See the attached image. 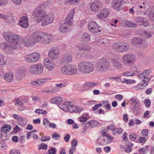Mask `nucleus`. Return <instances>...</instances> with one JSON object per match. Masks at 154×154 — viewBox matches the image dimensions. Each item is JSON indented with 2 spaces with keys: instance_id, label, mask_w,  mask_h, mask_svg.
I'll use <instances>...</instances> for the list:
<instances>
[{
  "instance_id": "f257e3e1",
  "label": "nucleus",
  "mask_w": 154,
  "mask_h": 154,
  "mask_svg": "<svg viewBox=\"0 0 154 154\" xmlns=\"http://www.w3.org/2000/svg\"><path fill=\"white\" fill-rule=\"evenodd\" d=\"M32 14L37 23L42 21L41 23V25L43 26H45L52 23L54 20V16L48 17V15L44 11L43 7L41 5L39 6L34 10Z\"/></svg>"
},
{
  "instance_id": "f03ea898",
  "label": "nucleus",
  "mask_w": 154,
  "mask_h": 154,
  "mask_svg": "<svg viewBox=\"0 0 154 154\" xmlns=\"http://www.w3.org/2000/svg\"><path fill=\"white\" fill-rule=\"evenodd\" d=\"M78 68L81 73L88 74L93 72L94 66L93 64L90 62L82 61L79 63Z\"/></svg>"
},
{
  "instance_id": "7ed1b4c3",
  "label": "nucleus",
  "mask_w": 154,
  "mask_h": 154,
  "mask_svg": "<svg viewBox=\"0 0 154 154\" xmlns=\"http://www.w3.org/2000/svg\"><path fill=\"white\" fill-rule=\"evenodd\" d=\"M110 65V62L107 59L103 58L97 61L95 66L96 68L98 70L104 72L108 70Z\"/></svg>"
},
{
  "instance_id": "20e7f679",
  "label": "nucleus",
  "mask_w": 154,
  "mask_h": 154,
  "mask_svg": "<svg viewBox=\"0 0 154 154\" xmlns=\"http://www.w3.org/2000/svg\"><path fill=\"white\" fill-rule=\"evenodd\" d=\"M62 73L66 75H73L77 72L76 66L72 64H68L62 66L61 69Z\"/></svg>"
},
{
  "instance_id": "39448f33",
  "label": "nucleus",
  "mask_w": 154,
  "mask_h": 154,
  "mask_svg": "<svg viewBox=\"0 0 154 154\" xmlns=\"http://www.w3.org/2000/svg\"><path fill=\"white\" fill-rule=\"evenodd\" d=\"M0 47L3 51L9 54H14V50L17 48V46L10 43L3 42L0 44Z\"/></svg>"
},
{
  "instance_id": "423d86ee",
  "label": "nucleus",
  "mask_w": 154,
  "mask_h": 154,
  "mask_svg": "<svg viewBox=\"0 0 154 154\" xmlns=\"http://www.w3.org/2000/svg\"><path fill=\"white\" fill-rule=\"evenodd\" d=\"M136 59L134 55L130 53L125 55L123 57V62L125 65L130 66L133 64Z\"/></svg>"
},
{
  "instance_id": "0eeeda50",
  "label": "nucleus",
  "mask_w": 154,
  "mask_h": 154,
  "mask_svg": "<svg viewBox=\"0 0 154 154\" xmlns=\"http://www.w3.org/2000/svg\"><path fill=\"white\" fill-rule=\"evenodd\" d=\"M40 57L38 53H34L26 55L25 58L26 61L28 62L35 63L38 60Z\"/></svg>"
},
{
  "instance_id": "6e6552de",
  "label": "nucleus",
  "mask_w": 154,
  "mask_h": 154,
  "mask_svg": "<svg viewBox=\"0 0 154 154\" xmlns=\"http://www.w3.org/2000/svg\"><path fill=\"white\" fill-rule=\"evenodd\" d=\"M126 2L124 0H114L111 3V6L115 10L120 11L121 6Z\"/></svg>"
},
{
  "instance_id": "1a4fd4ad",
  "label": "nucleus",
  "mask_w": 154,
  "mask_h": 154,
  "mask_svg": "<svg viewBox=\"0 0 154 154\" xmlns=\"http://www.w3.org/2000/svg\"><path fill=\"white\" fill-rule=\"evenodd\" d=\"M99 28V25L94 21H91L89 23L88 26V28L90 31L91 32L94 33L100 32V30H98Z\"/></svg>"
},
{
  "instance_id": "9d476101",
  "label": "nucleus",
  "mask_w": 154,
  "mask_h": 154,
  "mask_svg": "<svg viewBox=\"0 0 154 154\" xmlns=\"http://www.w3.org/2000/svg\"><path fill=\"white\" fill-rule=\"evenodd\" d=\"M44 35V33L38 31H35L32 33V39L35 41L37 42H42Z\"/></svg>"
},
{
  "instance_id": "9b49d317",
  "label": "nucleus",
  "mask_w": 154,
  "mask_h": 154,
  "mask_svg": "<svg viewBox=\"0 0 154 154\" xmlns=\"http://www.w3.org/2000/svg\"><path fill=\"white\" fill-rule=\"evenodd\" d=\"M59 54V49L57 48H53L50 49L48 54L49 57L52 60L57 58Z\"/></svg>"
},
{
  "instance_id": "f8f14e48",
  "label": "nucleus",
  "mask_w": 154,
  "mask_h": 154,
  "mask_svg": "<svg viewBox=\"0 0 154 154\" xmlns=\"http://www.w3.org/2000/svg\"><path fill=\"white\" fill-rule=\"evenodd\" d=\"M102 5L99 0L94 1L90 5V10L93 12L98 11L102 7Z\"/></svg>"
},
{
  "instance_id": "ddd939ff",
  "label": "nucleus",
  "mask_w": 154,
  "mask_h": 154,
  "mask_svg": "<svg viewBox=\"0 0 154 154\" xmlns=\"http://www.w3.org/2000/svg\"><path fill=\"white\" fill-rule=\"evenodd\" d=\"M135 22L137 25H142L145 27H146L149 25V23L147 19L142 17H139L137 18L135 20Z\"/></svg>"
},
{
  "instance_id": "4468645a",
  "label": "nucleus",
  "mask_w": 154,
  "mask_h": 154,
  "mask_svg": "<svg viewBox=\"0 0 154 154\" xmlns=\"http://www.w3.org/2000/svg\"><path fill=\"white\" fill-rule=\"evenodd\" d=\"M109 13V11L108 9L104 8L99 12L96 15V16L99 19H104L108 16Z\"/></svg>"
},
{
  "instance_id": "2eb2a0df",
  "label": "nucleus",
  "mask_w": 154,
  "mask_h": 154,
  "mask_svg": "<svg viewBox=\"0 0 154 154\" xmlns=\"http://www.w3.org/2000/svg\"><path fill=\"white\" fill-rule=\"evenodd\" d=\"M51 79L49 78H47L45 79H39L36 81H32L31 84L33 85L37 86H42L44 83L48 80H50Z\"/></svg>"
},
{
  "instance_id": "dca6fc26",
  "label": "nucleus",
  "mask_w": 154,
  "mask_h": 154,
  "mask_svg": "<svg viewBox=\"0 0 154 154\" xmlns=\"http://www.w3.org/2000/svg\"><path fill=\"white\" fill-rule=\"evenodd\" d=\"M43 63L45 67L49 71L52 70L54 68V65L51 60L48 58L44 59Z\"/></svg>"
},
{
  "instance_id": "f3484780",
  "label": "nucleus",
  "mask_w": 154,
  "mask_h": 154,
  "mask_svg": "<svg viewBox=\"0 0 154 154\" xmlns=\"http://www.w3.org/2000/svg\"><path fill=\"white\" fill-rule=\"evenodd\" d=\"M75 10L74 9H72L69 14L67 16L65 20V22L70 25L73 21V17Z\"/></svg>"
},
{
  "instance_id": "a211bd4d",
  "label": "nucleus",
  "mask_w": 154,
  "mask_h": 154,
  "mask_svg": "<svg viewBox=\"0 0 154 154\" xmlns=\"http://www.w3.org/2000/svg\"><path fill=\"white\" fill-rule=\"evenodd\" d=\"M131 42L135 46H137L138 45L141 46L144 43V40L140 37H135L131 39Z\"/></svg>"
},
{
  "instance_id": "6ab92c4d",
  "label": "nucleus",
  "mask_w": 154,
  "mask_h": 154,
  "mask_svg": "<svg viewBox=\"0 0 154 154\" xmlns=\"http://www.w3.org/2000/svg\"><path fill=\"white\" fill-rule=\"evenodd\" d=\"M72 60V57L70 55L65 54L64 55L61 60L60 63L62 65H64L66 63H69Z\"/></svg>"
},
{
  "instance_id": "aec40b11",
  "label": "nucleus",
  "mask_w": 154,
  "mask_h": 154,
  "mask_svg": "<svg viewBox=\"0 0 154 154\" xmlns=\"http://www.w3.org/2000/svg\"><path fill=\"white\" fill-rule=\"evenodd\" d=\"M70 28V25L64 22L60 25L59 30L62 33H66L69 31Z\"/></svg>"
},
{
  "instance_id": "412c9836",
  "label": "nucleus",
  "mask_w": 154,
  "mask_h": 154,
  "mask_svg": "<svg viewBox=\"0 0 154 154\" xmlns=\"http://www.w3.org/2000/svg\"><path fill=\"white\" fill-rule=\"evenodd\" d=\"M19 23L21 26L23 28H27L29 26L27 17L25 16L22 17L20 19Z\"/></svg>"
},
{
  "instance_id": "4be33fe9",
  "label": "nucleus",
  "mask_w": 154,
  "mask_h": 154,
  "mask_svg": "<svg viewBox=\"0 0 154 154\" xmlns=\"http://www.w3.org/2000/svg\"><path fill=\"white\" fill-rule=\"evenodd\" d=\"M11 39H12V42H10V43L14 44H17L18 45H19V47L20 48L21 47L22 48V46H20L21 45V39H20V37L19 36L15 35L14 34Z\"/></svg>"
},
{
  "instance_id": "5701e85b",
  "label": "nucleus",
  "mask_w": 154,
  "mask_h": 154,
  "mask_svg": "<svg viewBox=\"0 0 154 154\" xmlns=\"http://www.w3.org/2000/svg\"><path fill=\"white\" fill-rule=\"evenodd\" d=\"M13 35L14 34L12 32H4L3 34V36L4 38L9 43L12 42V39H11Z\"/></svg>"
},
{
  "instance_id": "b1692460",
  "label": "nucleus",
  "mask_w": 154,
  "mask_h": 154,
  "mask_svg": "<svg viewBox=\"0 0 154 154\" xmlns=\"http://www.w3.org/2000/svg\"><path fill=\"white\" fill-rule=\"evenodd\" d=\"M21 44L24 46H30L32 45V41L29 37L24 38L21 39Z\"/></svg>"
},
{
  "instance_id": "393cba45",
  "label": "nucleus",
  "mask_w": 154,
  "mask_h": 154,
  "mask_svg": "<svg viewBox=\"0 0 154 154\" xmlns=\"http://www.w3.org/2000/svg\"><path fill=\"white\" fill-rule=\"evenodd\" d=\"M69 108L70 109L68 111L71 113H79L83 110V109L82 107L74 105H73L72 107H70Z\"/></svg>"
},
{
  "instance_id": "a878e982",
  "label": "nucleus",
  "mask_w": 154,
  "mask_h": 154,
  "mask_svg": "<svg viewBox=\"0 0 154 154\" xmlns=\"http://www.w3.org/2000/svg\"><path fill=\"white\" fill-rule=\"evenodd\" d=\"M53 39V37L51 34H47L44 33L43 36V41L42 42L45 43H48L51 42Z\"/></svg>"
},
{
  "instance_id": "bb28decb",
  "label": "nucleus",
  "mask_w": 154,
  "mask_h": 154,
  "mask_svg": "<svg viewBox=\"0 0 154 154\" xmlns=\"http://www.w3.org/2000/svg\"><path fill=\"white\" fill-rule=\"evenodd\" d=\"M131 102V104L133 107V111H135L138 110V106L137 105V100L135 97H133L130 99Z\"/></svg>"
},
{
  "instance_id": "cd10ccee",
  "label": "nucleus",
  "mask_w": 154,
  "mask_h": 154,
  "mask_svg": "<svg viewBox=\"0 0 154 154\" xmlns=\"http://www.w3.org/2000/svg\"><path fill=\"white\" fill-rule=\"evenodd\" d=\"M112 63L113 67L118 69H121L122 68V65L120 62L117 60L113 59Z\"/></svg>"
},
{
  "instance_id": "c85d7f7f",
  "label": "nucleus",
  "mask_w": 154,
  "mask_h": 154,
  "mask_svg": "<svg viewBox=\"0 0 154 154\" xmlns=\"http://www.w3.org/2000/svg\"><path fill=\"white\" fill-rule=\"evenodd\" d=\"M113 50L116 52H123V46L119 43H116L113 44Z\"/></svg>"
},
{
  "instance_id": "c756f323",
  "label": "nucleus",
  "mask_w": 154,
  "mask_h": 154,
  "mask_svg": "<svg viewBox=\"0 0 154 154\" xmlns=\"http://www.w3.org/2000/svg\"><path fill=\"white\" fill-rule=\"evenodd\" d=\"M4 77L5 79L7 82H10L12 81L13 79V74L11 72L7 73L5 75Z\"/></svg>"
},
{
  "instance_id": "7c9ffc66",
  "label": "nucleus",
  "mask_w": 154,
  "mask_h": 154,
  "mask_svg": "<svg viewBox=\"0 0 154 154\" xmlns=\"http://www.w3.org/2000/svg\"><path fill=\"white\" fill-rule=\"evenodd\" d=\"M77 46L79 50L84 51H90L91 48L90 46L86 45H80Z\"/></svg>"
},
{
  "instance_id": "2f4dec72",
  "label": "nucleus",
  "mask_w": 154,
  "mask_h": 154,
  "mask_svg": "<svg viewBox=\"0 0 154 154\" xmlns=\"http://www.w3.org/2000/svg\"><path fill=\"white\" fill-rule=\"evenodd\" d=\"M140 72L138 70H130L126 71L122 73L123 76H131L135 75V74H138Z\"/></svg>"
},
{
  "instance_id": "473e14b6",
  "label": "nucleus",
  "mask_w": 154,
  "mask_h": 154,
  "mask_svg": "<svg viewBox=\"0 0 154 154\" xmlns=\"http://www.w3.org/2000/svg\"><path fill=\"white\" fill-rule=\"evenodd\" d=\"M63 99L60 97H56L52 98L50 100L51 103L59 104L62 102Z\"/></svg>"
},
{
  "instance_id": "72a5a7b5",
  "label": "nucleus",
  "mask_w": 154,
  "mask_h": 154,
  "mask_svg": "<svg viewBox=\"0 0 154 154\" xmlns=\"http://www.w3.org/2000/svg\"><path fill=\"white\" fill-rule=\"evenodd\" d=\"M24 74L22 70L18 71L16 74V77L17 79L20 81L24 77Z\"/></svg>"
},
{
  "instance_id": "f704fd0d",
  "label": "nucleus",
  "mask_w": 154,
  "mask_h": 154,
  "mask_svg": "<svg viewBox=\"0 0 154 154\" xmlns=\"http://www.w3.org/2000/svg\"><path fill=\"white\" fill-rule=\"evenodd\" d=\"M15 105L18 106V108L20 111L23 110L24 109L23 103L19 99L16 101Z\"/></svg>"
},
{
  "instance_id": "c9c22d12",
  "label": "nucleus",
  "mask_w": 154,
  "mask_h": 154,
  "mask_svg": "<svg viewBox=\"0 0 154 154\" xmlns=\"http://www.w3.org/2000/svg\"><path fill=\"white\" fill-rule=\"evenodd\" d=\"M44 67L42 64L38 63L37 64L36 72L37 74H39L42 73Z\"/></svg>"
},
{
  "instance_id": "e433bc0d",
  "label": "nucleus",
  "mask_w": 154,
  "mask_h": 154,
  "mask_svg": "<svg viewBox=\"0 0 154 154\" xmlns=\"http://www.w3.org/2000/svg\"><path fill=\"white\" fill-rule=\"evenodd\" d=\"M7 57L4 55L0 54V65H3L6 64L7 62Z\"/></svg>"
},
{
  "instance_id": "4c0bfd02",
  "label": "nucleus",
  "mask_w": 154,
  "mask_h": 154,
  "mask_svg": "<svg viewBox=\"0 0 154 154\" xmlns=\"http://www.w3.org/2000/svg\"><path fill=\"white\" fill-rule=\"evenodd\" d=\"M11 125H5L1 128V131L5 134L11 130Z\"/></svg>"
},
{
  "instance_id": "58836bf2",
  "label": "nucleus",
  "mask_w": 154,
  "mask_h": 154,
  "mask_svg": "<svg viewBox=\"0 0 154 154\" xmlns=\"http://www.w3.org/2000/svg\"><path fill=\"white\" fill-rule=\"evenodd\" d=\"M99 84V82H88L85 83L84 86L88 88H93Z\"/></svg>"
},
{
  "instance_id": "ea45409f",
  "label": "nucleus",
  "mask_w": 154,
  "mask_h": 154,
  "mask_svg": "<svg viewBox=\"0 0 154 154\" xmlns=\"http://www.w3.org/2000/svg\"><path fill=\"white\" fill-rule=\"evenodd\" d=\"M98 124V122L95 121L91 120L87 122V124H88V126H87V127H88V128L94 127Z\"/></svg>"
},
{
  "instance_id": "a19ab883",
  "label": "nucleus",
  "mask_w": 154,
  "mask_h": 154,
  "mask_svg": "<svg viewBox=\"0 0 154 154\" xmlns=\"http://www.w3.org/2000/svg\"><path fill=\"white\" fill-rule=\"evenodd\" d=\"M125 23L126 25H127L128 27H133L135 28L137 27V24L134 22L127 20H126Z\"/></svg>"
},
{
  "instance_id": "79ce46f5",
  "label": "nucleus",
  "mask_w": 154,
  "mask_h": 154,
  "mask_svg": "<svg viewBox=\"0 0 154 154\" xmlns=\"http://www.w3.org/2000/svg\"><path fill=\"white\" fill-rule=\"evenodd\" d=\"M37 64H34L29 67V71L30 73L37 74Z\"/></svg>"
},
{
  "instance_id": "37998d69",
  "label": "nucleus",
  "mask_w": 154,
  "mask_h": 154,
  "mask_svg": "<svg viewBox=\"0 0 154 154\" xmlns=\"http://www.w3.org/2000/svg\"><path fill=\"white\" fill-rule=\"evenodd\" d=\"M82 40L85 42H88L90 40V35L87 33H84L81 38Z\"/></svg>"
},
{
  "instance_id": "c03bdc74",
  "label": "nucleus",
  "mask_w": 154,
  "mask_h": 154,
  "mask_svg": "<svg viewBox=\"0 0 154 154\" xmlns=\"http://www.w3.org/2000/svg\"><path fill=\"white\" fill-rule=\"evenodd\" d=\"M141 35L145 37L149 38L152 36V34L149 32H146L145 30H142L141 32Z\"/></svg>"
},
{
  "instance_id": "a18cd8bd",
  "label": "nucleus",
  "mask_w": 154,
  "mask_h": 154,
  "mask_svg": "<svg viewBox=\"0 0 154 154\" xmlns=\"http://www.w3.org/2000/svg\"><path fill=\"white\" fill-rule=\"evenodd\" d=\"M149 147L146 146L140 148L139 150V152L142 154H145L146 152L149 151Z\"/></svg>"
},
{
  "instance_id": "49530a36",
  "label": "nucleus",
  "mask_w": 154,
  "mask_h": 154,
  "mask_svg": "<svg viewBox=\"0 0 154 154\" xmlns=\"http://www.w3.org/2000/svg\"><path fill=\"white\" fill-rule=\"evenodd\" d=\"M104 140L101 137H99L97 139V143L99 145L102 146L104 144V142L103 141Z\"/></svg>"
},
{
  "instance_id": "de8ad7c7",
  "label": "nucleus",
  "mask_w": 154,
  "mask_h": 154,
  "mask_svg": "<svg viewBox=\"0 0 154 154\" xmlns=\"http://www.w3.org/2000/svg\"><path fill=\"white\" fill-rule=\"evenodd\" d=\"M50 122L48 120L47 118H45L43 121V124L44 125L46 128H48V124L49 125V124Z\"/></svg>"
},
{
  "instance_id": "09e8293b",
  "label": "nucleus",
  "mask_w": 154,
  "mask_h": 154,
  "mask_svg": "<svg viewBox=\"0 0 154 154\" xmlns=\"http://www.w3.org/2000/svg\"><path fill=\"white\" fill-rule=\"evenodd\" d=\"M6 148L7 146L5 142L2 141H0V149H5Z\"/></svg>"
},
{
  "instance_id": "8fccbe9b",
  "label": "nucleus",
  "mask_w": 154,
  "mask_h": 154,
  "mask_svg": "<svg viewBox=\"0 0 154 154\" xmlns=\"http://www.w3.org/2000/svg\"><path fill=\"white\" fill-rule=\"evenodd\" d=\"M47 145L45 143H42L39 146L38 149L40 150L41 149H46L47 147Z\"/></svg>"
},
{
  "instance_id": "3c124183",
  "label": "nucleus",
  "mask_w": 154,
  "mask_h": 154,
  "mask_svg": "<svg viewBox=\"0 0 154 154\" xmlns=\"http://www.w3.org/2000/svg\"><path fill=\"white\" fill-rule=\"evenodd\" d=\"M148 85L147 83H145L144 84H138L137 86H136L135 88L137 90H139L140 89L142 88V87L143 86H146Z\"/></svg>"
},
{
  "instance_id": "603ef678",
  "label": "nucleus",
  "mask_w": 154,
  "mask_h": 154,
  "mask_svg": "<svg viewBox=\"0 0 154 154\" xmlns=\"http://www.w3.org/2000/svg\"><path fill=\"white\" fill-rule=\"evenodd\" d=\"M144 103H145L146 106L147 107H149L151 104V102L149 99H146L144 101Z\"/></svg>"
},
{
  "instance_id": "864d4df0",
  "label": "nucleus",
  "mask_w": 154,
  "mask_h": 154,
  "mask_svg": "<svg viewBox=\"0 0 154 154\" xmlns=\"http://www.w3.org/2000/svg\"><path fill=\"white\" fill-rule=\"evenodd\" d=\"M35 112L37 113L45 114L47 112L45 110L40 109H37L35 110Z\"/></svg>"
},
{
  "instance_id": "5fc2aeb1",
  "label": "nucleus",
  "mask_w": 154,
  "mask_h": 154,
  "mask_svg": "<svg viewBox=\"0 0 154 154\" xmlns=\"http://www.w3.org/2000/svg\"><path fill=\"white\" fill-rule=\"evenodd\" d=\"M52 138L54 139H58L60 138V135L59 134H58L57 132H54L52 134Z\"/></svg>"
},
{
  "instance_id": "6e6d98bb",
  "label": "nucleus",
  "mask_w": 154,
  "mask_h": 154,
  "mask_svg": "<svg viewBox=\"0 0 154 154\" xmlns=\"http://www.w3.org/2000/svg\"><path fill=\"white\" fill-rule=\"evenodd\" d=\"M56 149L54 147H52L50 148L48 151V152L49 154H54Z\"/></svg>"
},
{
  "instance_id": "4d7b16f0",
  "label": "nucleus",
  "mask_w": 154,
  "mask_h": 154,
  "mask_svg": "<svg viewBox=\"0 0 154 154\" xmlns=\"http://www.w3.org/2000/svg\"><path fill=\"white\" fill-rule=\"evenodd\" d=\"M79 0H67L68 2L71 5H75L79 2Z\"/></svg>"
},
{
  "instance_id": "13d9d810",
  "label": "nucleus",
  "mask_w": 154,
  "mask_h": 154,
  "mask_svg": "<svg viewBox=\"0 0 154 154\" xmlns=\"http://www.w3.org/2000/svg\"><path fill=\"white\" fill-rule=\"evenodd\" d=\"M125 147H127L126 148L125 147V151L127 152H131L132 150V148L130 147V145L128 146V145H125Z\"/></svg>"
},
{
  "instance_id": "bf43d9fd",
  "label": "nucleus",
  "mask_w": 154,
  "mask_h": 154,
  "mask_svg": "<svg viewBox=\"0 0 154 154\" xmlns=\"http://www.w3.org/2000/svg\"><path fill=\"white\" fill-rule=\"evenodd\" d=\"M151 72L150 69H148L145 70L143 72V74L145 75L146 77H147Z\"/></svg>"
},
{
  "instance_id": "052dcab7",
  "label": "nucleus",
  "mask_w": 154,
  "mask_h": 154,
  "mask_svg": "<svg viewBox=\"0 0 154 154\" xmlns=\"http://www.w3.org/2000/svg\"><path fill=\"white\" fill-rule=\"evenodd\" d=\"M148 131L147 129H143L141 131V133L143 136H147L148 135Z\"/></svg>"
},
{
  "instance_id": "680f3d73",
  "label": "nucleus",
  "mask_w": 154,
  "mask_h": 154,
  "mask_svg": "<svg viewBox=\"0 0 154 154\" xmlns=\"http://www.w3.org/2000/svg\"><path fill=\"white\" fill-rule=\"evenodd\" d=\"M102 106L101 103H99L95 104L94 106L92 107V110L93 111L96 110L98 108Z\"/></svg>"
},
{
  "instance_id": "e2e57ef3",
  "label": "nucleus",
  "mask_w": 154,
  "mask_h": 154,
  "mask_svg": "<svg viewBox=\"0 0 154 154\" xmlns=\"http://www.w3.org/2000/svg\"><path fill=\"white\" fill-rule=\"evenodd\" d=\"M66 84L65 83H62L60 84H57L55 85V86L56 87L62 88L65 87Z\"/></svg>"
},
{
  "instance_id": "0e129e2a",
  "label": "nucleus",
  "mask_w": 154,
  "mask_h": 154,
  "mask_svg": "<svg viewBox=\"0 0 154 154\" xmlns=\"http://www.w3.org/2000/svg\"><path fill=\"white\" fill-rule=\"evenodd\" d=\"M50 139V137H42L41 138V140L42 142H45L49 140Z\"/></svg>"
},
{
  "instance_id": "69168bd1",
  "label": "nucleus",
  "mask_w": 154,
  "mask_h": 154,
  "mask_svg": "<svg viewBox=\"0 0 154 154\" xmlns=\"http://www.w3.org/2000/svg\"><path fill=\"white\" fill-rule=\"evenodd\" d=\"M122 46H123V52L126 51L129 49V46L127 44L122 45Z\"/></svg>"
},
{
  "instance_id": "338daca9",
  "label": "nucleus",
  "mask_w": 154,
  "mask_h": 154,
  "mask_svg": "<svg viewBox=\"0 0 154 154\" xmlns=\"http://www.w3.org/2000/svg\"><path fill=\"white\" fill-rule=\"evenodd\" d=\"M115 98L118 100H121L122 99L123 96L120 94H117L115 96Z\"/></svg>"
},
{
  "instance_id": "774afa93",
  "label": "nucleus",
  "mask_w": 154,
  "mask_h": 154,
  "mask_svg": "<svg viewBox=\"0 0 154 154\" xmlns=\"http://www.w3.org/2000/svg\"><path fill=\"white\" fill-rule=\"evenodd\" d=\"M10 154H20V152L18 151L15 149L11 150L10 152Z\"/></svg>"
}]
</instances>
